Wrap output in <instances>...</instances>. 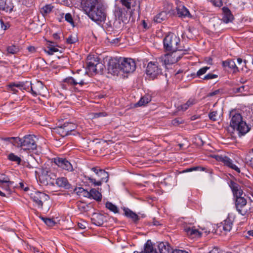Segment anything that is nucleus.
Returning <instances> with one entry per match:
<instances>
[{
  "label": "nucleus",
  "instance_id": "obj_1",
  "mask_svg": "<svg viewBox=\"0 0 253 253\" xmlns=\"http://www.w3.org/2000/svg\"><path fill=\"white\" fill-rule=\"evenodd\" d=\"M100 0H82L83 8L88 16L95 22H103L106 19L104 6Z\"/></svg>",
  "mask_w": 253,
  "mask_h": 253
},
{
  "label": "nucleus",
  "instance_id": "obj_2",
  "mask_svg": "<svg viewBox=\"0 0 253 253\" xmlns=\"http://www.w3.org/2000/svg\"><path fill=\"white\" fill-rule=\"evenodd\" d=\"M230 121V126L234 130L237 131L239 133L245 134L249 130V127L245 122L243 121L241 115L239 113L231 112Z\"/></svg>",
  "mask_w": 253,
  "mask_h": 253
},
{
  "label": "nucleus",
  "instance_id": "obj_3",
  "mask_svg": "<svg viewBox=\"0 0 253 253\" xmlns=\"http://www.w3.org/2000/svg\"><path fill=\"white\" fill-rule=\"evenodd\" d=\"M38 138L34 135H26L22 138L16 139L18 140L17 147H21L25 151H33L37 149Z\"/></svg>",
  "mask_w": 253,
  "mask_h": 253
},
{
  "label": "nucleus",
  "instance_id": "obj_4",
  "mask_svg": "<svg viewBox=\"0 0 253 253\" xmlns=\"http://www.w3.org/2000/svg\"><path fill=\"white\" fill-rule=\"evenodd\" d=\"M179 42V38L173 33L169 34L163 40L164 48L167 51L183 50Z\"/></svg>",
  "mask_w": 253,
  "mask_h": 253
},
{
  "label": "nucleus",
  "instance_id": "obj_5",
  "mask_svg": "<svg viewBox=\"0 0 253 253\" xmlns=\"http://www.w3.org/2000/svg\"><path fill=\"white\" fill-rule=\"evenodd\" d=\"M161 62L159 61V58L155 61L149 62L147 66L146 73L149 77L153 80L157 78L162 74Z\"/></svg>",
  "mask_w": 253,
  "mask_h": 253
},
{
  "label": "nucleus",
  "instance_id": "obj_6",
  "mask_svg": "<svg viewBox=\"0 0 253 253\" xmlns=\"http://www.w3.org/2000/svg\"><path fill=\"white\" fill-rule=\"evenodd\" d=\"M181 50L170 51L169 53L159 57V61L161 62L162 65H167L177 62L181 57L182 54L179 53Z\"/></svg>",
  "mask_w": 253,
  "mask_h": 253
},
{
  "label": "nucleus",
  "instance_id": "obj_7",
  "mask_svg": "<svg viewBox=\"0 0 253 253\" xmlns=\"http://www.w3.org/2000/svg\"><path fill=\"white\" fill-rule=\"evenodd\" d=\"M121 71L124 73H131L136 69L134 61L131 58H119Z\"/></svg>",
  "mask_w": 253,
  "mask_h": 253
},
{
  "label": "nucleus",
  "instance_id": "obj_8",
  "mask_svg": "<svg viewBox=\"0 0 253 253\" xmlns=\"http://www.w3.org/2000/svg\"><path fill=\"white\" fill-rule=\"evenodd\" d=\"M30 198L39 209H42L43 204L49 199L48 195L40 191H34L30 193Z\"/></svg>",
  "mask_w": 253,
  "mask_h": 253
},
{
  "label": "nucleus",
  "instance_id": "obj_9",
  "mask_svg": "<svg viewBox=\"0 0 253 253\" xmlns=\"http://www.w3.org/2000/svg\"><path fill=\"white\" fill-rule=\"evenodd\" d=\"M235 207L239 213L247 215L250 213V205L247 204V200L244 197H238L235 200Z\"/></svg>",
  "mask_w": 253,
  "mask_h": 253
},
{
  "label": "nucleus",
  "instance_id": "obj_10",
  "mask_svg": "<svg viewBox=\"0 0 253 253\" xmlns=\"http://www.w3.org/2000/svg\"><path fill=\"white\" fill-rule=\"evenodd\" d=\"M76 128V126L72 123H65L63 125L56 128V132L62 137H65L71 134Z\"/></svg>",
  "mask_w": 253,
  "mask_h": 253
},
{
  "label": "nucleus",
  "instance_id": "obj_11",
  "mask_svg": "<svg viewBox=\"0 0 253 253\" xmlns=\"http://www.w3.org/2000/svg\"><path fill=\"white\" fill-rule=\"evenodd\" d=\"M214 158L216 159V161L222 162L223 163L224 165L235 170L238 173L240 172V169L233 164V161L229 157L225 155H215Z\"/></svg>",
  "mask_w": 253,
  "mask_h": 253
},
{
  "label": "nucleus",
  "instance_id": "obj_12",
  "mask_svg": "<svg viewBox=\"0 0 253 253\" xmlns=\"http://www.w3.org/2000/svg\"><path fill=\"white\" fill-rule=\"evenodd\" d=\"M54 163L59 168L68 171H73L74 169L70 162L67 159L56 157L53 159Z\"/></svg>",
  "mask_w": 253,
  "mask_h": 253
},
{
  "label": "nucleus",
  "instance_id": "obj_13",
  "mask_svg": "<svg viewBox=\"0 0 253 253\" xmlns=\"http://www.w3.org/2000/svg\"><path fill=\"white\" fill-rule=\"evenodd\" d=\"M103 65L100 63L94 64L92 62L87 63L86 73L89 76H93L94 75L102 73L103 70Z\"/></svg>",
  "mask_w": 253,
  "mask_h": 253
},
{
  "label": "nucleus",
  "instance_id": "obj_14",
  "mask_svg": "<svg viewBox=\"0 0 253 253\" xmlns=\"http://www.w3.org/2000/svg\"><path fill=\"white\" fill-rule=\"evenodd\" d=\"M108 73L113 75H118L121 71V66L119 58H115L110 60L108 64Z\"/></svg>",
  "mask_w": 253,
  "mask_h": 253
},
{
  "label": "nucleus",
  "instance_id": "obj_15",
  "mask_svg": "<svg viewBox=\"0 0 253 253\" xmlns=\"http://www.w3.org/2000/svg\"><path fill=\"white\" fill-rule=\"evenodd\" d=\"M63 82L72 86H75L78 84L83 85L85 84L84 80L82 79H80L78 77H76V79H74L71 77H67L64 79Z\"/></svg>",
  "mask_w": 253,
  "mask_h": 253
},
{
  "label": "nucleus",
  "instance_id": "obj_16",
  "mask_svg": "<svg viewBox=\"0 0 253 253\" xmlns=\"http://www.w3.org/2000/svg\"><path fill=\"white\" fill-rule=\"evenodd\" d=\"M43 86L42 84L40 82H38L35 84L31 83L30 90L33 95L35 96L41 94V91L43 89Z\"/></svg>",
  "mask_w": 253,
  "mask_h": 253
},
{
  "label": "nucleus",
  "instance_id": "obj_17",
  "mask_svg": "<svg viewBox=\"0 0 253 253\" xmlns=\"http://www.w3.org/2000/svg\"><path fill=\"white\" fill-rule=\"evenodd\" d=\"M13 7L11 0H0V9L11 12Z\"/></svg>",
  "mask_w": 253,
  "mask_h": 253
},
{
  "label": "nucleus",
  "instance_id": "obj_18",
  "mask_svg": "<svg viewBox=\"0 0 253 253\" xmlns=\"http://www.w3.org/2000/svg\"><path fill=\"white\" fill-rule=\"evenodd\" d=\"M56 185L66 189H69L71 188V185L69 182L67 178L64 177H58L56 180Z\"/></svg>",
  "mask_w": 253,
  "mask_h": 253
},
{
  "label": "nucleus",
  "instance_id": "obj_19",
  "mask_svg": "<svg viewBox=\"0 0 253 253\" xmlns=\"http://www.w3.org/2000/svg\"><path fill=\"white\" fill-rule=\"evenodd\" d=\"M197 103V100L194 97H191L185 103L178 106L177 109L178 111H185Z\"/></svg>",
  "mask_w": 253,
  "mask_h": 253
},
{
  "label": "nucleus",
  "instance_id": "obj_20",
  "mask_svg": "<svg viewBox=\"0 0 253 253\" xmlns=\"http://www.w3.org/2000/svg\"><path fill=\"white\" fill-rule=\"evenodd\" d=\"M222 65L223 67L225 68H228L232 69L233 73H236L239 71L235 62L232 60L228 59L226 61H224L222 62Z\"/></svg>",
  "mask_w": 253,
  "mask_h": 253
},
{
  "label": "nucleus",
  "instance_id": "obj_21",
  "mask_svg": "<svg viewBox=\"0 0 253 253\" xmlns=\"http://www.w3.org/2000/svg\"><path fill=\"white\" fill-rule=\"evenodd\" d=\"M176 10L177 14L179 17H186L190 16V13L189 10L183 5L178 6Z\"/></svg>",
  "mask_w": 253,
  "mask_h": 253
},
{
  "label": "nucleus",
  "instance_id": "obj_22",
  "mask_svg": "<svg viewBox=\"0 0 253 253\" xmlns=\"http://www.w3.org/2000/svg\"><path fill=\"white\" fill-rule=\"evenodd\" d=\"M92 223L97 226H101L104 222V216L98 213H94L91 218Z\"/></svg>",
  "mask_w": 253,
  "mask_h": 253
},
{
  "label": "nucleus",
  "instance_id": "obj_23",
  "mask_svg": "<svg viewBox=\"0 0 253 253\" xmlns=\"http://www.w3.org/2000/svg\"><path fill=\"white\" fill-rule=\"evenodd\" d=\"M231 189L236 199L238 197H242L243 192L240 185L235 182L232 183Z\"/></svg>",
  "mask_w": 253,
  "mask_h": 253
},
{
  "label": "nucleus",
  "instance_id": "obj_24",
  "mask_svg": "<svg viewBox=\"0 0 253 253\" xmlns=\"http://www.w3.org/2000/svg\"><path fill=\"white\" fill-rule=\"evenodd\" d=\"M222 10L223 12V21L226 23L230 22L233 19V16L230 9L227 7H223Z\"/></svg>",
  "mask_w": 253,
  "mask_h": 253
},
{
  "label": "nucleus",
  "instance_id": "obj_25",
  "mask_svg": "<svg viewBox=\"0 0 253 253\" xmlns=\"http://www.w3.org/2000/svg\"><path fill=\"white\" fill-rule=\"evenodd\" d=\"M88 197L92 198L97 201H100L102 199V195L97 190L91 189L89 192H87Z\"/></svg>",
  "mask_w": 253,
  "mask_h": 253
},
{
  "label": "nucleus",
  "instance_id": "obj_26",
  "mask_svg": "<svg viewBox=\"0 0 253 253\" xmlns=\"http://www.w3.org/2000/svg\"><path fill=\"white\" fill-rule=\"evenodd\" d=\"M124 211L125 216L131 218L134 222H137L139 219V216L129 209L125 208L124 209Z\"/></svg>",
  "mask_w": 253,
  "mask_h": 253
},
{
  "label": "nucleus",
  "instance_id": "obj_27",
  "mask_svg": "<svg viewBox=\"0 0 253 253\" xmlns=\"http://www.w3.org/2000/svg\"><path fill=\"white\" fill-rule=\"evenodd\" d=\"M158 248L160 253H170V249L168 243H160Z\"/></svg>",
  "mask_w": 253,
  "mask_h": 253
},
{
  "label": "nucleus",
  "instance_id": "obj_28",
  "mask_svg": "<svg viewBox=\"0 0 253 253\" xmlns=\"http://www.w3.org/2000/svg\"><path fill=\"white\" fill-rule=\"evenodd\" d=\"M97 176L100 178L99 180L102 182H107L109 180V174L104 169L100 170Z\"/></svg>",
  "mask_w": 253,
  "mask_h": 253
},
{
  "label": "nucleus",
  "instance_id": "obj_29",
  "mask_svg": "<svg viewBox=\"0 0 253 253\" xmlns=\"http://www.w3.org/2000/svg\"><path fill=\"white\" fill-rule=\"evenodd\" d=\"M52 42H48L46 47L44 49V51L49 55H52L54 52L59 51V49L51 44Z\"/></svg>",
  "mask_w": 253,
  "mask_h": 253
},
{
  "label": "nucleus",
  "instance_id": "obj_30",
  "mask_svg": "<svg viewBox=\"0 0 253 253\" xmlns=\"http://www.w3.org/2000/svg\"><path fill=\"white\" fill-rule=\"evenodd\" d=\"M221 226L222 229L224 231L229 232L232 229V223L230 219H226L224 220L223 223L222 224V225L220 226L219 227H220Z\"/></svg>",
  "mask_w": 253,
  "mask_h": 253
},
{
  "label": "nucleus",
  "instance_id": "obj_31",
  "mask_svg": "<svg viewBox=\"0 0 253 253\" xmlns=\"http://www.w3.org/2000/svg\"><path fill=\"white\" fill-rule=\"evenodd\" d=\"M141 253H157V252L154 250L152 244L150 241H148L145 245L144 251L141 252Z\"/></svg>",
  "mask_w": 253,
  "mask_h": 253
},
{
  "label": "nucleus",
  "instance_id": "obj_32",
  "mask_svg": "<svg viewBox=\"0 0 253 253\" xmlns=\"http://www.w3.org/2000/svg\"><path fill=\"white\" fill-rule=\"evenodd\" d=\"M151 97L149 95H145L142 97L139 101L137 103L136 105L138 106L145 105L150 102Z\"/></svg>",
  "mask_w": 253,
  "mask_h": 253
},
{
  "label": "nucleus",
  "instance_id": "obj_33",
  "mask_svg": "<svg viewBox=\"0 0 253 253\" xmlns=\"http://www.w3.org/2000/svg\"><path fill=\"white\" fill-rule=\"evenodd\" d=\"M31 83L26 82L25 83H19L16 84V87L21 90H30Z\"/></svg>",
  "mask_w": 253,
  "mask_h": 253
},
{
  "label": "nucleus",
  "instance_id": "obj_34",
  "mask_svg": "<svg viewBox=\"0 0 253 253\" xmlns=\"http://www.w3.org/2000/svg\"><path fill=\"white\" fill-rule=\"evenodd\" d=\"M167 18V13L166 12L162 11L156 15L154 18L155 22L157 23H161Z\"/></svg>",
  "mask_w": 253,
  "mask_h": 253
},
{
  "label": "nucleus",
  "instance_id": "obj_35",
  "mask_svg": "<svg viewBox=\"0 0 253 253\" xmlns=\"http://www.w3.org/2000/svg\"><path fill=\"white\" fill-rule=\"evenodd\" d=\"M0 183L1 184L5 183L7 186H9L12 184V182L10 181L9 177L3 173H0Z\"/></svg>",
  "mask_w": 253,
  "mask_h": 253
},
{
  "label": "nucleus",
  "instance_id": "obj_36",
  "mask_svg": "<svg viewBox=\"0 0 253 253\" xmlns=\"http://www.w3.org/2000/svg\"><path fill=\"white\" fill-rule=\"evenodd\" d=\"M53 8V6L51 4H46L42 8L41 12L43 15H46L51 12Z\"/></svg>",
  "mask_w": 253,
  "mask_h": 253
},
{
  "label": "nucleus",
  "instance_id": "obj_37",
  "mask_svg": "<svg viewBox=\"0 0 253 253\" xmlns=\"http://www.w3.org/2000/svg\"><path fill=\"white\" fill-rule=\"evenodd\" d=\"M8 159L9 160L15 162L17 164H20L21 161V158L18 156L15 155L14 153H10L8 156Z\"/></svg>",
  "mask_w": 253,
  "mask_h": 253
},
{
  "label": "nucleus",
  "instance_id": "obj_38",
  "mask_svg": "<svg viewBox=\"0 0 253 253\" xmlns=\"http://www.w3.org/2000/svg\"><path fill=\"white\" fill-rule=\"evenodd\" d=\"M41 218L45 224L49 227H53L56 224V222L53 219L43 217H41Z\"/></svg>",
  "mask_w": 253,
  "mask_h": 253
},
{
  "label": "nucleus",
  "instance_id": "obj_39",
  "mask_svg": "<svg viewBox=\"0 0 253 253\" xmlns=\"http://www.w3.org/2000/svg\"><path fill=\"white\" fill-rule=\"evenodd\" d=\"M41 182L43 183L45 185H48L49 184V179H51L50 175L48 174V171H46V174L43 173L41 176L40 178Z\"/></svg>",
  "mask_w": 253,
  "mask_h": 253
},
{
  "label": "nucleus",
  "instance_id": "obj_40",
  "mask_svg": "<svg viewBox=\"0 0 253 253\" xmlns=\"http://www.w3.org/2000/svg\"><path fill=\"white\" fill-rule=\"evenodd\" d=\"M106 208L115 213L119 211L117 207L109 202L106 203Z\"/></svg>",
  "mask_w": 253,
  "mask_h": 253
},
{
  "label": "nucleus",
  "instance_id": "obj_41",
  "mask_svg": "<svg viewBox=\"0 0 253 253\" xmlns=\"http://www.w3.org/2000/svg\"><path fill=\"white\" fill-rule=\"evenodd\" d=\"M7 51L9 53L14 54L19 51L18 46L15 45H11L7 48Z\"/></svg>",
  "mask_w": 253,
  "mask_h": 253
},
{
  "label": "nucleus",
  "instance_id": "obj_42",
  "mask_svg": "<svg viewBox=\"0 0 253 253\" xmlns=\"http://www.w3.org/2000/svg\"><path fill=\"white\" fill-rule=\"evenodd\" d=\"M78 41V38L76 34H72L69 36L66 39V42L68 44H73Z\"/></svg>",
  "mask_w": 253,
  "mask_h": 253
},
{
  "label": "nucleus",
  "instance_id": "obj_43",
  "mask_svg": "<svg viewBox=\"0 0 253 253\" xmlns=\"http://www.w3.org/2000/svg\"><path fill=\"white\" fill-rule=\"evenodd\" d=\"M209 117L210 120L212 121H216L218 120L219 118V115L218 114L216 111L210 112L209 114Z\"/></svg>",
  "mask_w": 253,
  "mask_h": 253
},
{
  "label": "nucleus",
  "instance_id": "obj_44",
  "mask_svg": "<svg viewBox=\"0 0 253 253\" xmlns=\"http://www.w3.org/2000/svg\"><path fill=\"white\" fill-rule=\"evenodd\" d=\"M209 69L210 67L207 66H205L200 69L197 72L196 76L200 77L201 76L205 74Z\"/></svg>",
  "mask_w": 253,
  "mask_h": 253
},
{
  "label": "nucleus",
  "instance_id": "obj_45",
  "mask_svg": "<svg viewBox=\"0 0 253 253\" xmlns=\"http://www.w3.org/2000/svg\"><path fill=\"white\" fill-rule=\"evenodd\" d=\"M16 139H19L18 137H6L4 139L5 141H9L12 143L14 146L17 147L18 146V140H16Z\"/></svg>",
  "mask_w": 253,
  "mask_h": 253
},
{
  "label": "nucleus",
  "instance_id": "obj_46",
  "mask_svg": "<svg viewBox=\"0 0 253 253\" xmlns=\"http://www.w3.org/2000/svg\"><path fill=\"white\" fill-rule=\"evenodd\" d=\"M210 1L213 6L217 7H220L223 5L222 0H208Z\"/></svg>",
  "mask_w": 253,
  "mask_h": 253
},
{
  "label": "nucleus",
  "instance_id": "obj_47",
  "mask_svg": "<svg viewBox=\"0 0 253 253\" xmlns=\"http://www.w3.org/2000/svg\"><path fill=\"white\" fill-rule=\"evenodd\" d=\"M87 179L90 182L92 183L94 186H100L103 182L101 180H99L96 181L95 179L91 178V177L87 176L86 177Z\"/></svg>",
  "mask_w": 253,
  "mask_h": 253
},
{
  "label": "nucleus",
  "instance_id": "obj_48",
  "mask_svg": "<svg viewBox=\"0 0 253 253\" xmlns=\"http://www.w3.org/2000/svg\"><path fill=\"white\" fill-rule=\"evenodd\" d=\"M65 20L70 24L74 25V22L72 15L68 13H66L64 16Z\"/></svg>",
  "mask_w": 253,
  "mask_h": 253
},
{
  "label": "nucleus",
  "instance_id": "obj_49",
  "mask_svg": "<svg viewBox=\"0 0 253 253\" xmlns=\"http://www.w3.org/2000/svg\"><path fill=\"white\" fill-rule=\"evenodd\" d=\"M196 229L193 227H186L184 230L187 235L192 237L193 234H194V232Z\"/></svg>",
  "mask_w": 253,
  "mask_h": 253
},
{
  "label": "nucleus",
  "instance_id": "obj_50",
  "mask_svg": "<svg viewBox=\"0 0 253 253\" xmlns=\"http://www.w3.org/2000/svg\"><path fill=\"white\" fill-rule=\"evenodd\" d=\"M184 123V121L180 118H176L171 121V124L175 126H177L180 124Z\"/></svg>",
  "mask_w": 253,
  "mask_h": 253
},
{
  "label": "nucleus",
  "instance_id": "obj_51",
  "mask_svg": "<svg viewBox=\"0 0 253 253\" xmlns=\"http://www.w3.org/2000/svg\"><path fill=\"white\" fill-rule=\"evenodd\" d=\"M217 77V75L213 74L211 73H209L206 76H204L203 79L205 80H211Z\"/></svg>",
  "mask_w": 253,
  "mask_h": 253
},
{
  "label": "nucleus",
  "instance_id": "obj_52",
  "mask_svg": "<svg viewBox=\"0 0 253 253\" xmlns=\"http://www.w3.org/2000/svg\"><path fill=\"white\" fill-rule=\"evenodd\" d=\"M130 0H121L122 4L125 6L127 9H130L131 7Z\"/></svg>",
  "mask_w": 253,
  "mask_h": 253
},
{
  "label": "nucleus",
  "instance_id": "obj_53",
  "mask_svg": "<svg viewBox=\"0 0 253 253\" xmlns=\"http://www.w3.org/2000/svg\"><path fill=\"white\" fill-rule=\"evenodd\" d=\"M16 84L15 83H12L9 84L8 87L11 91H13L14 93H16L17 92V90L15 88L16 87Z\"/></svg>",
  "mask_w": 253,
  "mask_h": 253
},
{
  "label": "nucleus",
  "instance_id": "obj_54",
  "mask_svg": "<svg viewBox=\"0 0 253 253\" xmlns=\"http://www.w3.org/2000/svg\"><path fill=\"white\" fill-rule=\"evenodd\" d=\"M203 234V232H200L197 229H196L194 232V234L192 236V238L194 237H200Z\"/></svg>",
  "mask_w": 253,
  "mask_h": 253
},
{
  "label": "nucleus",
  "instance_id": "obj_55",
  "mask_svg": "<svg viewBox=\"0 0 253 253\" xmlns=\"http://www.w3.org/2000/svg\"><path fill=\"white\" fill-rule=\"evenodd\" d=\"M107 116V114L105 112H100L95 113L94 115V117L96 118H98L100 117H104Z\"/></svg>",
  "mask_w": 253,
  "mask_h": 253
},
{
  "label": "nucleus",
  "instance_id": "obj_56",
  "mask_svg": "<svg viewBox=\"0 0 253 253\" xmlns=\"http://www.w3.org/2000/svg\"><path fill=\"white\" fill-rule=\"evenodd\" d=\"M219 92H220L219 90H218V89L214 91L209 93V94L208 95V96H213L214 95H215L218 94Z\"/></svg>",
  "mask_w": 253,
  "mask_h": 253
},
{
  "label": "nucleus",
  "instance_id": "obj_57",
  "mask_svg": "<svg viewBox=\"0 0 253 253\" xmlns=\"http://www.w3.org/2000/svg\"><path fill=\"white\" fill-rule=\"evenodd\" d=\"M172 253H188L185 251H183V250H174L173 251Z\"/></svg>",
  "mask_w": 253,
  "mask_h": 253
},
{
  "label": "nucleus",
  "instance_id": "obj_58",
  "mask_svg": "<svg viewBox=\"0 0 253 253\" xmlns=\"http://www.w3.org/2000/svg\"><path fill=\"white\" fill-rule=\"evenodd\" d=\"M27 49L30 52L33 53L35 52L36 48L34 46H30L27 47Z\"/></svg>",
  "mask_w": 253,
  "mask_h": 253
},
{
  "label": "nucleus",
  "instance_id": "obj_59",
  "mask_svg": "<svg viewBox=\"0 0 253 253\" xmlns=\"http://www.w3.org/2000/svg\"><path fill=\"white\" fill-rule=\"evenodd\" d=\"M20 187L23 189L25 191H27L29 190L28 187H25L24 184L23 183H20Z\"/></svg>",
  "mask_w": 253,
  "mask_h": 253
},
{
  "label": "nucleus",
  "instance_id": "obj_60",
  "mask_svg": "<svg viewBox=\"0 0 253 253\" xmlns=\"http://www.w3.org/2000/svg\"><path fill=\"white\" fill-rule=\"evenodd\" d=\"M245 87V86L242 85L241 87L237 88L236 89V91L237 92H242L243 91H244Z\"/></svg>",
  "mask_w": 253,
  "mask_h": 253
},
{
  "label": "nucleus",
  "instance_id": "obj_61",
  "mask_svg": "<svg viewBox=\"0 0 253 253\" xmlns=\"http://www.w3.org/2000/svg\"><path fill=\"white\" fill-rule=\"evenodd\" d=\"M209 253H221L217 248H214Z\"/></svg>",
  "mask_w": 253,
  "mask_h": 253
},
{
  "label": "nucleus",
  "instance_id": "obj_62",
  "mask_svg": "<svg viewBox=\"0 0 253 253\" xmlns=\"http://www.w3.org/2000/svg\"><path fill=\"white\" fill-rule=\"evenodd\" d=\"M53 37L55 40H59L60 39V36L58 33H54L53 34Z\"/></svg>",
  "mask_w": 253,
  "mask_h": 253
},
{
  "label": "nucleus",
  "instance_id": "obj_63",
  "mask_svg": "<svg viewBox=\"0 0 253 253\" xmlns=\"http://www.w3.org/2000/svg\"><path fill=\"white\" fill-rule=\"evenodd\" d=\"M118 16L120 17L122 15V10L120 9H119L118 10L116 11V16Z\"/></svg>",
  "mask_w": 253,
  "mask_h": 253
},
{
  "label": "nucleus",
  "instance_id": "obj_64",
  "mask_svg": "<svg viewBox=\"0 0 253 253\" xmlns=\"http://www.w3.org/2000/svg\"><path fill=\"white\" fill-rule=\"evenodd\" d=\"M202 232H203V233H205L206 235H208L210 232V230H206L205 229H203L202 230Z\"/></svg>",
  "mask_w": 253,
  "mask_h": 253
}]
</instances>
